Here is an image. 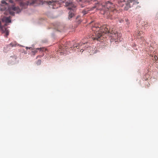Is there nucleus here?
I'll list each match as a JSON object with an SVG mask.
<instances>
[{
	"label": "nucleus",
	"mask_w": 158,
	"mask_h": 158,
	"mask_svg": "<svg viewBox=\"0 0 158 158\" xmlns=\"http://www.w3.org/2000/svg\"><path fill=\"white\" fill-rule=\"evenodd\" d=\"M91 29L94 32L92 38L94 40H102L103 38L102 36L104 34L110 33L112 35L110 40L111 42L116 43L122 40L121 34L118 33L114 28L111 29L109 26L104 25L100 27L95 25Z\"/></svg>",
	"instance_id": "nucleus-1"
},
{
	"label": "nucleus",
	"mask_w": 158,
	"mask_h": 158,
	"mask_svg": "<svg viewBox=\"0 0 158 158\" xmlns=\"http://www.w3.org/2000/svg\"><path fill=\"white\" fill-rule=\"evenodd\" d=\"M127 2V3H125L126 5L124 7V9L126 10L133 5L137 4L139 3L138 0H120L118 1V6H123L124 4L123 3L125 2Z\"/></svg>",
	"instance_id": "nucleus-2"
},
{
	"label": "nucleus",
	"mask_w": 158,
	"mask_h": 158,
	"mask_svg": "<svg viewBox=\"0 0 158 158\" xmlns=\"http://www.w3.org/2000/svg\"><path fill=\"white\" fill-rule=\"evenodd\" d=\"M66 5L69 6H73V8H72L71 7H69L68 9L69 10H71L69 12V15L68 17V19H70L71 18H72L74 15V14L73 12V7L75 8V6H74L73 4L71 2H69L68 3L67 2H66Z\"/></svg>",
	"instance_id": "nucleus-3"
},
{
	"label": "nucleus",
	"mask_w": 158,
	"mask_h": 158,
	"mask_svg": "<svg viewBox=\"0 0 158 158\" xmlns=\"http://www.w3.org/2000/svg\"><path fill=\"white\" fill-rule=\"evenodd\" d=\"M1 22L0 21V29L2 33H5V36L6 37H7L8 35H9V30L7 29L6 27V26L7 25L6 24L2 26L1 25Z\"/></svg>",
	"instance_id": "nucleus-4"
},
{
	"label": "nucleus",
	"mask_w": 158,
	"mask_h": 158,
	"mask_svg": "<svg viewBox=\"0 0 158 158\" xmlns=\"http://www.w3.org/2000/svg\"><path fill=\"white\" fill-rule=\"evenodd\" d=\"M17 45V43L16 42H12L10 44L6 45V47H4V50L6 52L7 51L9 50L11 47H15Z\"/></svg>",
	"instance_id": "nucleus-5"
},
{
	"label": "nucleus",
	"mask_w": 158,
	"mask_h": 158,
	"mask_svg": "<svg viewBox=\"0 0 158 158\" xmlns=\"http://www.w3.org/2000/svg\"><path fill=\"white\" fill-rule=\"evenodd\" d=\"M2 20L6 23H10L11 21L10 17H4L2 19Z\"/></svg>",
	"instance_id": "nucleus-6"
},
{
	"label": "nucleus",
	"mask_w": 158,
	"mask_h": 158,
	"mask_svg": "<svg viewBox=\"0 0 158 158\" xmlns=\"http://www.w3.org/2000/svg\"><path fill=\"white\" fill-rule=\"evenodd\" d=\"M143 25H144V26L147 27V25H148L149 24H148V23L147 22H144L143 23H142Z\"/></svg>",
	"instance_id": "nucleus-7"
},
{
	"label": "nucleus",
	"mask_w": 158,
	"mask_h": 158,
	"mask_svg": "<svg viewBox=\"0 0 158 158\" xmlns=\"http://www.w3.org/2000/svg\"><path fill=\"white\" fill-rule=\"evenodd\" d=\"M37 49L40 50V51H44V50H46V49H44L43 48H37Z\"/></svg>",
	"instance_id": "nucleus-8"
},
{
	"label": "nucleus",
	"mask_w": 158,
	"mask_h": 158,
	"mask_svg": "<svg viewBox=\"0 0 158 158\" xmlns=\"http://www.w3.org/2000/svg\"><path fill=\"white\" fill-rule=\"evenodd\" d=\"M41 63V60H38L36 63L37 64H40Z\"/></svg>",
	"instance_id": "nucleus-9"
},
{
	"label": "nucleus",
	"mask_w": 158,
	"mask_h": 158,
	"mask_svg": "<svg viewBox=\"0 0 158 158\" xmlns=\"http://www.w3.org/2000/svg\"><path fill=\"white\" fill-rule=\"evenodd\" d=\"M53 2H54L53 1H50L48 2V3L49 5H51L52 4V3Z\"/></svg>",
	"instance_id": "nucleus-10"
},
{
	"label": "nucleus",
	"mask_w": 158,
	"mask_h": 158,
	"mask_svg": "<svg viewBox=\"0 0 158 158\" xmlns=\"http://www.w3.org/2000/svg\"><path fill=\"white\" fill-rule=\"evenodd\" d=\"M2 3L3 4H7V3L5 1H2Z\"/></svg>",
	"instance_id": "nucleus-11"
},
{
	"label": "nucleus",
	"mask_w": 158,
	"mask_h": 158,
	"mask_svg": "<svg viewBox=\"0 0 158 158\" xmlns=\"http://www.w3.org/2000/svg\"><path fill=\"white\" fill-rule=\"evenodd\" d=\"M82 12L84 13V14H86V11H82Z\"/></svg>",
	"instance_id": "nucleus-12"
},
{
	"label": "nucleus",
	"mask_w": 158,
	"mask_h": 158,
	"mask_svg": "<svg viewBox=\"0 0 158 158\" xmlns=\"http://www.w3.org/2000/svg\"><path fill=\"white\" fill-rule=\"evenodd\" d=\"M10 14H12V15H14V12H13V13L12 12H10Z\"/></svg>",
	"instance_id": "nucleus-13"
},
{
	"label": "nucleus",
	"mask_w": 158,
	"mask_h": 158,
	"mask_svg": "<svg viewBox=\"0 0 158 158\" xmlns=\"http://www.w3.org/2000/svg\"><path fill=\"white\" fill-rule=\"evenodd\" d=\"M9 1L11 3H12L13 2L12 0H9Z\"/></svg>",
	"instance_id": "nucleus-14"
},
{
	"label": "nucleus",
	"mask_w": 158,
	"mask_h": 158,
	"mask_svg": "<svg viewBox=\"0 0 158 158\" xmlns=\"http://www.w3.org/2000/svg\"><path fill=\"white\" fill-rule=\"evenodd\" d=\"M16 7H14L13 8V9L14 10H15V9H16Z\"/></svg>",
	"instance_id": "nucleus-15"
},
{
	"label": "nucleus",
	"mask_w": 158,
	"mask_h": 158,
	"mask_svg": "<svg viewBox=\"0 0 158 158\" xmlns=\"http://www.w3.org/2000/svg\"><path fill=\"white\" fill-rule=\"evenodd\" d=\"M154 59H155V60H156V57H155H155H154Z\"/></svg>",
	"instance_id": "nucleus-16"
},
{
	"label": "nucleus",
	"mask_w": 158,
	"mask_h": 158,
	"mask_svg": "<svg viewBox=\"0 0 158 158\" xmlns=\"http://www.w3.org/2000/svg\"><path fill=\"white\" fill-rule=\"evenodd\" d=\"M138 35H139V33H138Z\"/></svg>",
	"instance_id": "nucleus-17"
}]
</instances>
